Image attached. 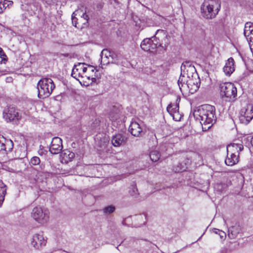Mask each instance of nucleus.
Returning a JSON list of instances; mask_svg holds the SVG:
<instances>
[{
  "label": "nucleus",
  "instance_id": "nucleus-45",
  "mask_svg": "<svg viewBox=\"0 0 253 253\" xmlns=\"http://www.w3.org/2000/svg\"><path fill=\"white\" fill-rule=\"evenodd\" d=\"M5 1H6V0H0V3L4 2Z\"/></svg>",
  "mask_w": 253,
  "mask_h": 253
},
{
  "label": "nucleus",
  "instance_id": "nucleus-30",
  "mask_svg": "<svg viewBox=\"0 0 253 253\" xmlns=\"http://www.w3.org/2000/svg\"><path fill=\"white\" fill-rule=\"evenodd\" d=\"M187 80V78L186 77H183L182 75H180V77L178 80V84L179 85V88L181 89V86H183L184 84H185L186 83V80Z\"/></svg>",
  "mask_w": 253,
  "mask_h": 253
},
{
  "label": "nucleus",
  "instance_id": "nucleus-33",
  "mask_svg": "<svg viewBox=\"0 0 253 253\" xmlns=\"http://www.w3.org/2000/svg\"><path fill=\"white\" fill-rule=\"evenodd\" d=\"M77 65L78 68H79V70L82 72V74H84L86 72L87 68L84 66V63H79L78 64H77Z\"/></svg>",
  "mask_w": 253,
  "mask_h": 253
},
{
  "label": "nucleus",
  "instance_id": "nucleus-14",
  "mask_svg": "<svg viewBox=\"0 0 253 253\" xmlns=\"http://www.w3.org/2000/svg\"><path fill=\"white\" fill-rule=\"evenodd\" d=\"M244 34L248 43L253 41V23L247 22L245 24Z\"/></svg>",
  "mask_w": 253,
  "mask_h": 253
},
{
  "label": "nucleus",
  "instance_id": "nucleus-9",
  "mask_svg": "<svg viewBox=\"0 0 253 253\" xmlns=\"http://www.w3.org/2000/svg\"><path fill=\"white\" fill-rule=\"evenodd\" d=\"M63 148L62 140L58 137L53 138L49 148V151L52 154H57Z\"/></svg>",
  "mask_w": 253,
  "mask_h": 253
},
{
  "label": "nucleus",
  "instance_id": "nucleus-17",
  "mask_svg": "<svg viewBox=\"0 0 253 253\" xmlns=\"http://www.w3.org/2000/svg\"><path fill=\"white\" fill-rule=\"evenodd\" d=\"M244 149V146L242 143H236L233 142L229 144L227 146V152L228 153H233L239 155L240 152Z\"/></svg>",
  "mask_w": 253,
  "mask_h": 253
},
{
  "label": "nucleus",
  "instance_id": "nucleus-1",
  "mask_svg": "<svg viewBox=\"0 0 253 253\" xmlns=\"http://www.w3.org/2000/svg\"><path fill=\"white\" fill-rule=\"evenodd\" d=\"M194 118L200 121L204 131L209 129L215 122V109L212 105L205 104L199 107L193 113Z\"/></svg>",
  "mask_w": 253,
  "mask_h": 253
},
{
  "label": "nucleus",
  "instance_id": "nucleus-34",
  "mask_svg": "<svg viewBox=\"0 0 253 253\" xmlns=\"http://www.w3.org/2000/svg\"><path fill=\"white\" fill-rule=\"evenodd\" d=\"M101 62L102 65H107L110 63L109 61V58H105V55L102 54V51L101 53Z\"/></svg>",
  "mask_w": 253,
  "mask_h": 253
},
{
  "label": "nucleus",
  "instance_id": "nucleus-39",
  "mask_svg": "<svg viewBox=\"0 0 253 253\" xmlns=\"http://www.w3.org/2000/svg\"><path fill=\"white\" fill-rule=\"evenodd\" d=\"M4 148H5L4 143L0 142V152L3 151Z\"/></svg>",
  "mask_w": 253,
  "mask_h": 253
},
{
  "label": "nucleus",
  "instance_id": "nucleus-15",
  "mask_svg": "<svg viewBox=\"0 0 253 253\" xmlns=\"http://www.w3.org/2000/svg\"><path fill=\"white\" fill-rule=\"evenodd\" d=\"M235 62L233 58H229L226 62L223 70L225 74L230 76L235 71Z\"/></svg>",
  "mask_w": 253,
  "mask_h": 253
},
{
  "label": "nucleus",
  "instance_id": "nucleus-28",
  "mask_svg": "<svg viewBox=\"0 0 253 253\" xmlns=\"http://www.w3.org/2000/svg\"><path fill=\"white\" fill-rule=\"evenodd\" d=\"M149 156L153 162H157L159 160L160 153L157 150H153L150 152Z\"/></svg>",
  "mask_w": 253,
  "mask_h": 253
},
{
  "label": "nucleus",
  "instance_id": "nucleus-31",
  "mask_svg": "<svg viewBox=\"0 0 253 253\" xmlns=\"http://www.w3.org/2000/svg\"><path fill=\"white\" fill-rule=\"evenodd\" d=\"M115 210V207L113 205H110L105 207L103 209V211L105 213L109 214L113 212Z\"/></svg>",
  "mask_w": 253,
  "mask_h": 253
},
{
  "label": "nucleus",
  "instance_id": "nucleus-47",
  "mask_svg": "<svg viewBox=\"0 0 253 253\" xmlns=\"http://www.w3.org/2000/svg\"><path fill=\"white\" fill-rule=\"evenodd\" d=\"M220 185H220V184H217L216 186H220Z\"/></svg>",
  "mask_w": 253,
  "mask_h": 253
},
{
  "label": "nucleus",
  "instance_id": "nucleus-43",
  "mask_svg": "<svg viewBox=\"0 0 253 253\" xmlns=\"http://www.w3.org/2000/svg\"><path fill=\"white\" fill-rule=\"evenodd\" d=\"M74 155V153H70V154H69V156L70 158H72V157H73Z\"/></svg>",
  "mask_w": 253,
  "mask_h": 253
},
{
  "label": "nucleus",
  "instance_id": "nucleus-13",
  "mask_svg": "<svg viewBox=\"0 0 253 253\" xmlns=\"http://www.w3.org/2000/svg\"><path fill=\"white\" fill-rule=\"evenodd\" d=\"M102 54L105 55V58H109L110 63L115 64L119 63V60L121 56L120 55L108 49H103Z\"/></svg>",
  "mask_w": 253,
  "mask_h": 253
},
{
  "label": "nucleus",
  "instance_id": "nucleus-36",
  "mask_svg": "<svg viewBox=\"0 0 253 253\" xmlns=\"http://www.w3.org/2000/svg\"><path fill=\"white\" fill-rule=\"evenodd\" d=\"M6 55H5L2 48L0 47V62H2V61L4 59V57Z\"/></svg>",
  "mask_w": 253,
  "mask_h": 253
},
{
  "label": "nucleus",
  "instance_id": "nucleus-12",
  "mask_svg": "<svg viewBox=\"0 0 253 253\" xmlns=\"http://www.w3.org/2000/svg\"><path fill=\"white\" fill-rule=\"evenodd\" d=\"M129 131L134 136H141L143 133L140 125L135 121L131 123L129 127Z\"/></svg>",
  "mask_w": 253,
  "mask_h": 253
},
{
  "label": "nucleus",
  "instance_id": "nucleus-22",
  "mask_svg": "<svg viewBox=\"0 0 253 253\" xmlns=\"http://www.w3.org/2000/svg\"><path fill=\"white\" fill-rule=\"evenodd\" d=\"M167 109L171 115H174L175 114L178 113L179 104L177 102L170 103L168 105Z\"/></svg>",
  "mask_w": 253,
  "mask_h": 253
},
{
  "label": "nucleus",
  "instance_id": "nucleus-40",
  "mask_svg": "<svg viewBox=\"0 0 253 253\" xmlns=\"http://www.w3.org/2000/svg\"><path fill=\"white\" fill-rule=\"evenodd\" d=\"M213 231L215 234H219V232H220V230L214 228L213 229Z\"/></svg>",
  "mask_w": 253,
  "mask_h": 253
},
{
  "label": "nucleus",
  "instance_id": "nucleus-7",
  "mask_svg": "<svg viewBox=\"0 0 253 253\" xmlns=\"http://www.w3.org/2000/svg\"><path fill=\"white\" fill-rule=\"evenodd\" d=\"M181 74L183 77L187 78V80L191 78L197 80L198 76L195 67L189 61H185L182 64Z\"/></svg>",
  "mask_w": 253,
  "mask_h": 253
},
{
  "label": "nucleus",
  "instance_id": "nucleus-41",
  "mask_svg": "<svg viewBox=\"0 0 253 253\" xmlns=\"http://www.w3.org/2000/svg\"><path fill=\"white\" fill-rule=\"evenodd\" d=\"M83 16L84 18L85 19H86V20H87V19H88V16H87L86 14H85V13L83 14Z\"/></svg>",
  "mask_w": 253,
  "mask_h": 253
},
{
  "label": "nucleus",
  "instance_id": "nucleus-26",
  "mask_svg": "<svg viewBox=\"0 0 253 253\" xmlns=\"http://www.w3.org/2000/svg\"><path fill=\"white\" fill-rule=\"evenodd\" d=\"M129 193L130 195L134 198H137L138 197L139 193L138 192V189L135 183L132 184L130 186V189L129 190Z\"/></svg>",
  "mask_w": 253,
  "mask_h": 253
},
{
  "label": "nucleus",
  "instance_id": "nucleus-2",
  "mask_svg": "<svg viewBox=\"0 0 253 253\" xmlns=\"http://www.w3.org/2000/svg\"><path fill=\"white\" fill-rule=\"evenodd\" d=\"M220 9L219 0H205L201 6L202 16L207 19L214 18Z\"/></svg>",
  "mask_w": 253,
  "mask_h": 253
},
{
  "label": "nucleus",
  "instance_id": "nucleus-25",
  "mask_svg": "<svg viewBox=\"0 0 253 253\" xmlns=\"http://www.w3.org/2000/svg\"><path fill=\"white\" fill-rule=\"evenodd\" d=\"M186 167L183 163H179L173 166L172 170L175 172H179L185 170Z\"/></svg>",
  "mask_w": 253,
  "mask_h": 253
},
{
  "label": "nucleus",
  "instance_id": "nucleus-48",
  "mask_svg": "<svg viewBox=\"0 0 253 253\" xmlns=\"http://www.w3.org/2000/svg\"><path fill=\"white\" fill-rule=\"evenodd\" d=\"M9 2H10V3H12L13 2L12 1H8Z\"/></svg>",
  "mask_w": 253,
  "mask_h": 253
},
{
  "label": "nucleus",
  "instance_id": "nucleus-21",
  "mask_svg": "<svg viewBox=\"0 0 253 253\" xmlns=\"http://www.w3.org/2000/svg\"><path fill=\"white\" fill-rule=\"evenodd\" d=\"M82 73L80 70H79V68H78L77 65H75L72 71L71 76L74 78L76 79L77 80L79 81V82L82 84V81L81 80V78L82 76Z\"/></svg>",
  "mask_w": 253,
  "mask_h": 253
},
{
  "label": "nucleus",
  "instance_id": "nucleus-29",
  "mask_svg": "<svg viewBox=\"0 0 253 253\" xmlns=\"http://www.w3.org/2000/svg\"><path fill=\"white\" fill-rule=\"evenodd\" d=\"M151 39L153 41L152 48H154L156 50L158 47L161 46L159 40L156 37H153Z\"/></svg>",
  "mask_w": 253,
  "mask_h": 253
},
{
  "label": "nucleus",
  "instance_id": "nucleus-8",
  "mask_svg": "<svg viewBox=\"0 0 253 253\" xmlns=\"http://www.w3.org/2000/svg\"><path fill=\"white\" fill-rule=\"evenodd\" d=\"M3 117L7 122H12L17 123L21 119V115L17 109L10 107L4 110Z\"/></svg>",
  "mask_w": 253,
  "mask_h": 253
},
{
  "label": "nucleus",
  "instance_id": "nucleus-44",
  "mask_svg": "<svg viewBox=\"0 0 253 253\" xmlns=\"http://www.w3.org/2000/svg\"><path fill=\"white\" fill-rule=\"evenodd\" d=\"M251 143L252 145L253 146V137L251 138Z\"/></svg>",
  "mask_w": 253,
  "mask_h": 253
},
{
  "label": "nucleus",
  "instance_id": "nucleus-18",
  "mask_svg": "<svg viewBox=\"0 0 253 253\" xmlns=\"http://www.w3.org/2000/svg\"><path fill=\"white\" fill-rule=\"evenodd\" d=\"M153 41L151 38H146L141 42L140 46L142 50L145 51L154 52L155 51L154 48H152Z\"/></svg>",
  "mask_w": 253,
  "mask_h": 253
},
{
  "label": "nucleus",
  "instance_id": "nucleus-20",
  "mask_svg": "<svg viewBox=\"0 0 253 253\" xmlns=\"http://www.w3.org/2000/svg\"><path fill=\"white\" fill-rule=\"evenodd\" d=\"M239 155L233 153H228L227 158L225 160V163L227 166H232L238 162Z\"/></svg>",
  "mask_w": 253,
  "mask_h": 253
},
{
  "label": "nucleus",
  "instance_id": "nucleus-35",
  "mask_svg": "<svg viewBox=\"0 0 253 253\" xmlns=\"http://www.w3.org/2000/svg\"><path fill=\"white\" fill-rule=\"evenodd\" d=\"M119 117V115L117 113H115V114L113 113H110L109 114V118L110 120L112 121H115Z\"/></svg>",
  "mask_w": 253,
  "mask_h": 253
},
{
  "label": "nucleus",
  "instance_id": "nucleus-5",
  "mask_svg": "<svg viewBox=\"0 0 253 253\" xmlns=\"http://www.w3.org/2000/svg\"><path fill=\"white\" fill-rule=\"evenodd\" d=\"M31 217L38 223L44 224L46 223L49 218L48 210L43 209L41 207L37 206L32 211Z\"/></svg>",
  "mask_w": 253,
  "mask_h": 253
},
{
  "label": "nucleus",
  "instance_id": "nucleus-10",
  "mask_svg": "<svg viewBox=\"0 0 253 253\" xmlns=\"http://www.w3.org/2000/svg\"><path fill=\"white\" fill-rule=\"evenodd\" d=\"M200 80L198 76H197V80L194 78H191L186 80L185 85L189 88V92L193 94L196 92L200 86Z\"/></svg>",
  "mask_w": 253,
  "mask_h": 253
},
{
  "label": "nucleus",
  "instance_id": "nucleus-38",
  "mask_svg": "<svg viewBox=\"0 0 253 253\" xmlns=\"http://www.w3.org/2000/svg\"><path fill=\"white\" fill-rule=\"evenodd\" d=\"M72 23H73V24L74 26L75 27H77V22H76V18H75L74 16H73V15H72Z\"/></svg>",
  "mask_w": 253,
  "mask_h": 253
},
{
  "label": "nucleus",
  "instance_id": "nucleus-37",
  "mask_svg": "<svg viewBox=\"0 0 253 253\" xmlns=\"http://www.w3.org/2000/svg\"><path fill=\"white\" fill-rule=\"evenodd\" d=\"M219 235L221 239L225 238L226 237L225 233L220 230V232H219Z\"/></svg>",
  "mask_w": 253,
  "mask_h": 253
},
{
  "label": "nucleus",
  "instance_id": "nucleus-6",
  "mask_svg": "<svg viewBox=\"0 0 253 253\" xmlns=\"http://www.w3.org/2000/svg\"><path fill=\"white\" fill-rule=\"evenodd\" d=\"M239 120L242 124L247 125L253 118V106L248 104L243 107L239 114Z\"/></svg>",
  "mask_w": 253,
  "mask_h": 253
},
{
  "label": "nucleus",
  "instance_id": "nucleus-16",
  "mask_svg": "<svg viewBox=\"0 0 253 253\" xmlns=\"http://www.w3.org/2000/svg\"><path fill=\"white\" fill-rule=\"evenodd\" d=\"M242 234V228L240 225L236 224L228 229V236L231 239L236 238Z\"/></svg>",
  "mask_w": 253,
  "mask_h": 253
},
{
  "label": "nucleus",
  "instance_id": "nucleus-4",
  "mask_svg": "<svg viewBox=\"0 0 253 253\" xmlns=\"http://www.w3.org/2000/svg\"><path fill=\"white\" fill-rule=\"evenodd\" d=\"M220 94L226 101H233L237 96V88L231 83H222L219 84Z\"/></svg>",
  "mask_w": 253,
  "mask_h": 253
},
{
  "label": "nucleus",
  "instance_id": "nucleus-23",
  "mask_svg": "<svg viewBox=\"0 0 253 253\" xmlns=\"http://www.w3.org/2000/svg\"><path fill=\"white\" fill-rule=\"evenodd\" d=\"M82 83H84V85H88L89 84H91L96 81L95 78H90L86 75L83 74L81 78Z\"/></svg>",
  "mask_w": 253,
  "mask_h": 253
},
{
  "label": "nucleus",
  "instance_id": "nucleus-3",
  "mask_svg": "<svg viewBox=\"0 0 253 253\" xmlns=\"http://www.w3.org/2000/svg\"><path fill=\"white\" fill-rule=\"evenodd\" d=\"M55 86L50 78H42L38 83V97L43 99L50 95Z\"/></svg>",
  "mask_w": 253,
  "mask_h": 253
},
{
  "label": "nucleus",
  "instance_id": "nucleus-49",
  "mask_svg": "<svg viewBox=\"0 0 253 253\" xmlns=\"http://www.w3.org/2000/svg\"><path fill=\"white\" fill-rule=\"evenodd\" d=\"M103 145L104 146V147H105L106 144L104 143Z\"/></svg>",
  "mask_w": 253,
  "mask_h": 253
},
{
  "label": "nucleus",
  "instance_id": "nucleus-27",
  "mask_svg": "<svg viewBox=\"0 0 253 253\" xmlns=\"http://www.w3.org/2000/svg\"><path fill=\"white\" fill-rule=\"evenodd\" d=\"M4 147L3 151L6 152H10L13 147V143L11 140H5V143H4Z\"/></svg>",
  "mask_w": 253,
  "mask_h": 253
},
{
  "label": "nucleus",
  "instance_id": "nucleus-32",
  "mask_svg": "<svg viewBox=\"0 0 253 253\" xmlns=\"http://www.w3.org/2000/svg\"><path fill=\"white\" fill-rule=\"evenodd\" d=\"M40 159L38 157H33L30 161V163L34 166H36L40 164Z\"/></svg>",
  "mask_w": 253,
  "mask_h": 253
},
{
  "label": "nucleus",
  "instance_id": "nucleus-42",
  "mask_svg": "<svg viewBox=\"0 0 253 253\" xmlns=\"http://www.w3.org/2000/svg\"><path fill=\"white\" fill-rule=\"evenodd\" d=\"M1 3H0V13L3 12V8L1 6Z\"/></svg>",
  "mask_w": 253,
  "mask_h": 253
},
{
  "label": "nucleus",
  "instance_id": "nucleus-46",
  "mask_svg": "<svg viewBox=\"0 0 253 253\" xmlns=\"http://www.w3.org/2000/svg\"><path fill=\"white\" fill-rule=\"evenodd\" d=\"M52 0H47L46 2H50Z\"/></svg>",
  "mask_w": 253,
  "mask_h": 253
},
{
  "label": "nucleus",
  "instance_id": "nucleus-19",
  "mask_svg": "<svg viewBox=\"0 0 253 253\" xmlns=\"http://www.w3.org/2000/svg\"><path fill=\"white\" fill-rule=\"evenodd\" d=\"M126 141V138L122 134H117L113 136L112 143L115 146H119Z\"/></svg>",
  "mask_w": 253,
  "mask_h": 253
},
{
  "label": "nucleus",
  "instance_id": "nucleus-24",
  "mask_svg": "<svg viewBox=\"0 0 253 253\" xmlns=\"http://www.w3.org/2000/svg\"><path fill=\"white\" fill-rule=\"evenodd\" d=\"M5 185L0 180V206L2 205L6 194Z\"/></svg>",
  "mask_w": 253,
  "mask_h": 253
},
{
  "label": "nucleus",
  "instance_id": "nucleus-11",
  "mask_svg": "<svg viewBox=\"0 0 253 253\" xmlns=\"http://www.w3.org/2000/svg\"><path fill=\"white\" fill-rule=\"evenodd\" d=\"M46 242V240L43 237L42 234L37 233L35 234L33 237L32 245L35 248L38 249L45 246Z\"/></svg>",
  "mask_w": 253,
  "mask_h": 253
}]
</instances>
